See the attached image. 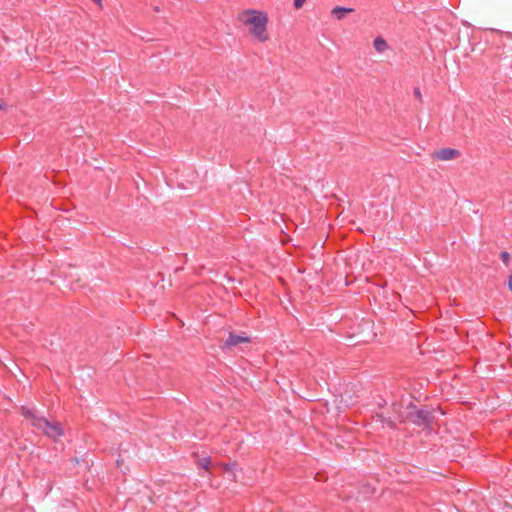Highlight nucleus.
<instances>
[{
  "mask_svg": "<svg viewBox=\"0 0 512 512\" xmlns=\"http://www.w3.org/2000/svg\"><path fill=\"white\" fill-rule=\"evenodd\" d=\"M198 464L200 467L204 468L205 470H208L209 465H210V458L209 457L201 458V459H199Z\"/></svg>",
  "mask_w": 512,
  "mask_h": 512,
  "instance_id": "obj_8",
  "label": "nucleus"
},
{
  "mask_svg": "<svg viewBox=\"0 0 512 512\" xmlns=\"http://www.w3.org/2000/svg\"><path fill=\"white\" fill-rule=\"evenodd\" d=\"M5 107H6V104H5V103H0V109H1V110L5 109Z\"/></svg>",
  "mask_w": 512,
  "mask_h": 512,
  "instance_id": "obj_15",
  "label": "nucleus"
},
{
  "mask_svg": "<svg viewBox=\"0 0 512 512\" xmlns=\"http://www.w3.org/2000/svg\"><path fill=\"white\" fill-rule=\"evenodd\" d=\"M501 259L504 263H507L510 259V254L508 252H502Z\"/></svg>",
  "mask_w": 512,
  "mask_h": 512,
  "instance_id": "obj_12",
  "label": "nucleus"
},
{
  "mask_svg": "<svg viewBox=\"0 0 512 512\" xmlns=\"http://www.w3.org/2000/svg\"><path fill=\"white\" fill-rule=\"evenodd\" d=\"M235 467H236V463L224 465V469L226 472H232L235 469Z\"/></svg>",
  "mask_w": 512,
  "mask_h": 512,
  "instance_id": "obj_10",
  "label": "nucleus"
},
{
  "mask_svg": "<svg viewBox=\"0 0 512 512\" xmlns=\"http://www.w3.org/2000/svg\"><path fill=\"white\" fill-rule=\"evenodd\" d=\"M508 288L510 291H512V273L510 274L508 279Z\"/></svg>",
  "mask_w": 512,
  "mask_h": 512,
  "instance_id": "obj_14",
  "label": "nucleus"
},
{
  "mask_svg": "<svg viewBox=\"0 0 512 512\" xmlns=\"http://www.w3.org/2000/svg\"><path fill=\"white\" fill-rule=\"evenodd\" d=\"M354 12V9L353 8H347V7H342V6H336L334 7L332 10H331V15L337 19V20H342L345 18V16L349 13H352Z\"/></svg>",
  "mask_w": 512,
  "mask_h": 512,
  "instance_id": "obj_6",
  "label": "nucleus"
},
{
  "mask_svg": "<svg viewBox=\"0 0 512 512\" xmlns=\"http://www.w3.org/2000/svg\"><path fill=\"white\" fill-rule=\"evenodd\" d=\"M460 156V152L454 148H443L433 153V158L441 161H449Z\"/></svg>",
  "mask_w": 512,
  "mask_h": 512,
  "instance_id": "obj_3",
  "label": "nucleus"
},
{
  "mask_svg": "<svg viewBox=\"0 0 512 512\" xmlns=\"http://www.w3.org/2000/svg\"><path fill=\"white\" fill-rule=\"evenodd\" d=\"M250 342V338L244 335H236L234 333H229L228 338L226 339L224 343V348H231L241 343H248Z\"/></svg>",
  "mask_w": 512,
  "mask_h": 512,
  "instance_id": "obj_4",
  "label": "nucleus"
},
{
  "mask_svg": "<svg viewBox=\"0 0 512 512\" xmlns=\"http://www.w3.org/2000/svg\"><path fill=\"white\" fill-rule=\"evenodd\" d=\"M100 9L103 8L102 0H92Z\"/></svg>",
  "mask_w": 512,
  "mask_h": 512,
  "instance_id": "obj_13",
  "label": "nucleus"
},
{
  "mask_svg": "<svg viewBox=\"0 0 512 512\" xmlns=\"http://www.w3.org/2000/svg\"><path fill=\"white\" fill-rule=\"evenodd\" d=\"M306 0H294L295 9H300Z\"/></svg>",
  "mask_w": 512,
  "mask_h": 512,
  "instance_id": "obj_11",
  "label": "nucleus"
},
{
  "mask_svg": "<svg viewBox=\"0 0 512 512\" xmlns=\"http://www.w3.org/2000/svg\"><path fill=\"white\" fill-rule=\"evenodd\" d=\"M414 96L416 99H418L420 102L422 101V93L418 87L414 88Z\"/></svg>",
  "mask_w": 512,
  "mask_h": 512,
  "instance_id": "obj_9",
  "label": "nucleus"
},
{
  "mask_svg": "<svg viewBox=\"0 0 512 512\" xmlns=\"http://www.w3.org/2000/svg\"><path fill=\"white\" fill-rule=\"evenodd\" d=\"M22 415L31 421L33 427L42 431L49 438L56 439L63 435V429L59 422L47 420L38 415L34 409L22 407Z\"/></svg>",
  "mask_w": 512,
  "mask_h": 512,
  "instance_id": "obj_1",
  "label": "nucleus"
},
{
  "mask_svg": "<svg viewBox=\"0 0 512 512\" xmlns=\"http://www.w3.org/2000/svg\"><path fill=\"white\" fill-rule=\"evenodd\" d=\"M248 14L249 17L245 20V23L252 26L250 29L251 34L261 42L266 41L268 39L266 33L268 19L266 14L255 10L248 11Z\"/></svg>",
  "mask_w": 512,
  "mask_h": 512,
  "instance_id": "obj_2",
  "label": "nucleus"
},
{
  "mask_svg": "<svg viewBox=\"0 0 512 512\" xmlns=\"http://www.w3.org/2000/svg\"><path fill=\"white\" fill-rule=\"evenodd\" d=\"M373 46H374V49L378 52V53H383L384 51H386L389 46H388V43L386 42L385 39H383L382 37H376L374 39V42H373Z\"/></svg>",
  "mask_w": 512,
  "mask_h": 512,
  "instance_id": "obj_7",
  "label": "nucleus"
},
{
  "mask_svg": "<svg viewBox=\"0 0 512 512\" xmlns=\"http://www.w3.org/2000/svg\"><path fill=\"white\" fill-rule=\"evenodd\" d=\"M415 417V423L418 425H427L433 420L432 413L427 409L418 410Z\"/></svg>",
  "mask_w": 512,
  "mask_h": 512,
  "instance_id": "obj_5",
  "label": "nucleus"
}]
</instances>
